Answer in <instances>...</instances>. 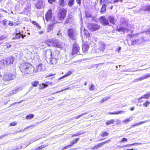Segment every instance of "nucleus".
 <instances>
[{"label": "nucleus", "instance_id": "21", "mask_svg": "<svg viewBox=\"0 0 150 150\" xmlns=\"http://www.w3.org/2000/svg\"><path fill=\"white\" fill-rule=\"evenodd\" d=\"M18 92V89H15L10 91L9 95L10 96H12L14 94H16Z\"/></svg>", "mask_w": 150, "mask_h": 150}, {"label": "nucleus", "instance_id": "37", "mask_svg": "<svg viewBox=\"0 0 150 150\" xmlns=\"http://www.w3.org/2000/svg\"><path fill=\"white\" fill-rule=\"evenodd\" d=\"M87 114V112H85L83 113L82 114H81L75 117H74L73 118H75L76 119H78V118L80 117L85 115Z\"/></svg>", "mask_w": 150, "mask_h": 150}, {"label": "nucleus", "instance_id": "33", "mask_svg": "<svg viewBox=\"0 0 150 150\" xmlns=\"http://www.w3.org/2000/svg\"><path fill=\"white\" fill-rule=\"evenodd\" d=\"M59 5L63 7L64 5V0H59L58 2Z\"/></svg>", "mask_w": 150, "mask_h": 150}, {"label": "nucleus", "instance_id": "24", "mask_svg": "<svg viewBox=\"0 0 150 150\" xmlns=\"http://www.w3.org/2000/svg\"><path fill=\"white\" fill-rule=\"evenodd\" d=\"M74 3V0H70L68 2V5L70 7H72Z\"/></svg>", "mask_w": 150, "mask_h": 150}, {"label": "nucleus", "instance_id": "35", "mask_svg": "<svg viewBox=\"0 0 150 150\" xmlns=\"http://www.w3.org/2000/svg\"><path fill=\"white\" fill-rule=\"evenodd\" d=\"M100 135L102 137L106 136L108 135V133L107 132H103L100 133Z\"/></svg>", "mask_w": 150, "mask_h": 150}, {"label": "nucleus", "instance_id": "28", "mask_svg": "<svg viewBox=\"0 0 150 150\" xmlns=\"http://www.w3.org/2000/svg\"><path fill=\"white\" fill-rule=\"evenodd\" d=\"M110 96H108V97H105L103 99H102L100 101V103H102L110 99Z\"/></svg>", "mask_w": 150, "mask_h": 150}, {"label": "nucleus", "instance_id": "9", "mask_svg": "<svg viewBox=\"0 0 150 150\" xmlns=\"http://www.w3.org/2000/svg\"><path fill=\"white\" fill-rule=\"evenodd\" d=\"M51 45L54 47L59 48H61L62 47V43L57 40H56L53 41L51 43Z\"/></svg>", "mask_w": 150, "mask_h": 150}, {"label": "nucleus", "instance_id": "10", "mask_svg": "<svg viewBox=\"0 0 150 150\" xmlns=\"http://www.w3.org/2000/svg\"><path fill=\"white\" fill-rule=\"evenodd\" d=\"M108 141H110V140L109 139L103 142H101L98 144L97 145H95L94 147L91 148L92 150H96L99 148L101 147L104 144H106Z\"/></svg>", "mask_w": 150, "mask_h": 150}, {"label": "nucleus", "instance_id": "32", "mask_svg": "<svg viewBox=\"0 0 150 150\" xmlns=\"http://www.w3.org/2000/svg\"><path fill=\"white\" fill-rule=\"evenodd\" d=\"M143 10L144 11H150V5H147L145 6H144L143 8Z\"/></svg>", "mask_w": 150, "mask_h": 150}, {"label": "nucleus", "instance_id": "39", "mask_svg": "<svg viewBox=\"0 0 150 150\" xmlns=\"http://www.w3.org/2000/svg\"><path fill=\"white\" fill-rule=\"evenodd\" d=\"M11 46V45L10 44L8 43L4 46V47L5 49H6V48H10Z\"/></svg>", "mask_w": 150, "mask_h": 150}, {"label": "nucleus", "instance_id": "18", "mask_svg": "<svg viewBox=\"0 0 150 150\" xmlns=\"http://www.w3.org/2000/svg\"><path fill=\"white\" fill-rule=\"evenodd\" d=\"M150 97V95L149 94H144L142 96V97H140L139 99H138L139 101L140 102H141L142 101H140V100L142 98H146V99H148Z\"/></svg>", "mask_w": 150, "mask_h": 150}, {"label": "nucleus", "instance_id": "64", "mask_svg": "<svg viewBox=\"0 0 150 150\" xmlns=\"http://www.w3.org/2000/svg\"><path fill=\"white\" fill-rule=\"evenodd\" d=\"M68 146H64L61 150H63L64 149H67L68 148Z\"/></svg>", "mask_w": 150, "mask_h": 150}, {"label": "nucleus", "instance_id": "48", "mask_svg": "<svg viewBox=\"0 0 150 150\" xmlns=\"http://www.w3.org/2000/svg\"><path fill=\"white\" fill-rule=\"evenodd\" d=\"M86 17H91L92 16V15L89 13H86Z\"/></svg>", "mask_w": 150, "mask_h": 150}, {"label": "nucleus", "instance_id": "36", "mask_svg": "<svg viewBox=\"0 0 150 150\" xmlns=\"http://www.w3.org/2000/svg\"><path fill=\"white\" fill-rule=\"evenodd\" d=\"M84 133V132H80L76 134H74L72 136V137L78 136L81 135L82 134Z\"/></svg>", "mask_w": 150, "mask_h": 150}, {"label": "nucleus", "instance_id": "60", "mask_svg": "<svg viewBox=\"0 0 150 150\" xmlns=\"http://www.w3.org/2000/svg\"><path fill=\"white\" fill-rule=\"evenodd\" d=\"M76 2L78 4H80L81 3V0H76Z\"/></svg>", "mask_w": 150, "mask_h": 150}, {"label": "nucleus", "instance_id": "59", "mask_svg": "<svg viewBox=\"0 0 150 150\" xmlns=\"http://www.w3.org/2000/svg\"><path fill=\"white\" fill-rule=\"evenodd\" d=\"M117 124L119 125L121 123V121L120 120L117 119Z\"/></svg>", "mask_w": 150, "mask_h": 150}, {"label": "nucleus", "instance_id": "57", "mask_svg": "<svg viewBox=\"0 0 150 150\" xmlns=\"http://www.w3.org/2000/svg\"><path fill=\"white\" fill-rule=\"evenodd\" d=\"M35 140H33V141L32 140L30 142H29V143L28 144L27 146H26L24 148L26 147H27L28 145L30 144H31L33 142L35 141Z\"/></svg>", "mask_w": 150, "mask_h": 150}, {"label": "nucleus", "instance_id": "23", "mask_svg": "<svg viewBox=\"0 0 150 150\" xmlns=\"http://www.w3.org/2000/svg\"><path fill=\"white\" fill-rule=\"evenodd\" d=\"M108 19L109 21L111 23H112L113 24H115V19L114 17L111 16H110L108 18Z\"/></svg>", "mask_w": 150, "mask_h": 150}, {"label": "nucleus", "instance_id": "6", "mask_svg": "<svg viewBox=\"0 0 150 150\" xmlns=\"http://www.w3.org/2000/svg\"><path fill=\"white\" fill-rule=\"evenodd\" d=\"M15 59L14 57L13 56H10L6 59L4 64L7 66L13 64Z\"/></svg>", "mask_w": 150, "mask_h": 150}, {"label": "nucleus", "instance_id": "45", "mask_svg": "<svg viewBox=\"0 0 150 150\" xmlns=\"http://www.w3.org/2000/svg\"><path fill=\"white\" fill-rule=\"evenodd\" d=\"M23 35L21 34L20 33V34H17L16 35V38H19L21 37L23 38Z\"/></svg>", "mask_w": 150, "mask_h": 150}, {"label": "nucleus", "instance_id": "46", "mask_svg": "<svg viewBox=\"0 0 150 150\" xmlns=\"http://www.w3.org/2000/svg\"><path fill=\"white\" fill-rule=\"evenodd\" d=\"M150 103V102H149L148 101H146V102L144 103L143 104V105L145 106V107H147V105H149V104Z\"/></svg>", "mask_w": 150, "mask_h": 150}, {"label": "nucleus", "instance_id": "51", "mask_svg": "<svg viewBox=\"0 0 150 150\" xmlns=\"http://www.w3.org/2000/svg\"><path fill=\"white\" fill-rule=\"evenodd\" d=\"M56 1L55 0H48V2L50 4H52L53 2Z\"/></svg>", "mask_w": 150, "mask_h": 150}, {"label": "nucleus", "instance_id": "30", "mask_svg": "<svg viewBox=\"0 0 150 150\" xmlns=\"http://www.w3.org/2000/svg\"><path fill=\"white\" fill-rule=\"evenodd\" d=\"M47 146L48 144H47L41 145L40 146L38 147L37 149H36V150H41L42 148L47 147Z\"/></svg>", "mask_w": 150, "mask_h": 150}, {"label": "nucleus", "instance_id": "11", "mask_svg": "<svg viewBox=\"0 0 150 150\" xmlns=\"http://www.w3.org/2000/svg\"><path fill=\"white\" fill-rule=\"evenodd\" d=\"M52 17V12L51 9H50L47 13L45 15V18L46 20L47 21H50Z\"/></svg>", "mask_w": 150, "mask_h": 150}, {"label": "nucleus", "instance_id": "25", "mask_svg": "<svg viewBox=\"0 0 150 150\" xmlns=\"http://www.w3.org/2000/svg\"><path fill=\"white\" fill-rule=\"evenodd\" d=\"M34 115L32 114H30L29 115H27L25 117L27 119H31L33 118Z\"/></svg>", "mask_w": 150, "mask_h": 150}, {"label": "nucleus", "instance_id": "58", "mask_svg": "<svg viewBox=\"0 0 150 150\" xmlns=\"http://www.w3.org/2000/svg\"><path fill=\"white\" fill-rule=\"evenodd\" d=\"M86 32H87V31H85V33L86 35V37L87 38L88 37L90 36V34L88 33L87 34Z\"/></svg>", "mask_w": 150, "mask_h": 150}, {"label": "nucleus", "instance_id": "40", "mask_svg": "<svg viewBox=\"0 0 150 150\" xmlns=\"http://www.w3.org/2000/svg\"><path fill=\"white\" fill-rule=\"evenodd\" d=\"M8 21L5 19L3 21V25L4 26H6L8 23Z\"/></svg>", "mask_w": 150, "mask_h": 150}, {"label": "nucleus", "instance_id": "54", "mask_svg": "<svg viewBox=\"0 0 150 150\" xmlns=\"http://www.w3.org/2000/svg\"><path fill=\"white\" fill-rule=\"evenodd\" d=\"M8 134H5L3 135H2L0 136V139L6 136H7Z\"/></svg>", "mask_w": 150, "mask_h": 150}, {"label": "nucleus", "instance_id": "27", "mask_svg": "<svg viewBox=\"0 0 150 150\" xmlns=\"http://www.w3.org/2000/svg\"><path fill=\"white\" fill-rule=\"evenodd\" d=\"M34 25H36V26L39 29H40L41 27L39 25V24L37 23L35 21H30Z\"/></svg>", "mask_w": 150, "mask_h": 150}, {"label": "nucleus", "instance_id": "53", "mask_svg": "<svg viewBox=\"0 0 150 150\" xmlns=\"http://www.w3.org/2000/svg\"><path fill=\"white\" fill-rule=\"evenodd\" d=\"M17 124V123L16 122H13L11 123L10 125L11 126H15Z\"/></svg>", "mask_w": 150, "mask_h": 150}, {"label": "nucleus", "instance_id": "31", "mask_svg": "<svg viewBox=\"0 0 150 150\" xmlns=\"http://www.w3.org/2000/svg\"><path fill=\"white\" fill-rule=\"evenodd\" d=\"M106 5L104 4H103L102 5V7L101 8L100 12L101 13H103L106 10Z\"/></svg>", "mask_w": 150, "mask_h": 150}, {"label": "nucleus", "instance_id": "62", "mask_svg": "<svg viewBox=\"0 0 150 150\" xmlns=\"http://www.w3.org/2000/svg\"><path fill=\"white\" fill-rule=\"evenodd\" d=\"M137 35V34H134V35H132V34H131V35H129L131 37H133L134 36H135V35Z\"/></svg>", "mask_w": 150, "mask_h": 150}, {"label": "nucleus", "instance_id": "12", "mask_svg": "<svg viewBox=\"0 0 150 150\" xmlns=\"http://www.w3.org/2000/svg\"><path fill=\"white\" fill-rule=\"evenodd\" d=\"M149 77H150V75L147 74L144 75L140 78L135 79H134V81L137 82L139 81H141Z\"/></svg>", "mask_w": 150, "mask_h": 150}, {"label": "nucleus", "instance_id": "50", "mask_svg": "<svg viewBox=\"0 0 150 150\" xmlns=\"http://www.w3.org/2000/svg\"><path fill=\"white\" fill-rule=\"evenodd\" d=\"M6 38V36L5 35H2L0 37V39L1 40H3L5 39Z\"/></svg>", "mask_w": 150, "mask_h": 150}, {"label": "nucleus", "instance_id": "19", "mask_svg": "<svg viewBox=\"0 0 150 150\" xmlns=\"http://www.w3.org/2000/svg\"><path fill=\"white\" fill-rule=\"evenodd\" d=\"M89 48V45L87 43H85L83 45V51H86L88 50Z\"/></svg>", "mask_w": 150, "mask_h": 150}, {"label": "nucleus", "instance_id": "17", "mask_svg": "<svg viewBox=\"0 0 150 150\" xmlns=\"http://www.w3.org/2000/svg\"><path fill=\"white\" fill-rule=\"evenodd\" d=\"M43 67V65L42 64H40L39 65L36 66V70L35 71V72H38L41 71H43L42 67Z\"/></svg>", "mask_w": 150, "mask_h": 150}, {"label": "nucleus", "instance_id": "14", "mask_svg": "<svg viewBox=\"0 0 150 150\" xmlns=\"http://www.w3.org/2000/svg\"><path fill=\"white\" fill-rule=\"evenodd\" d=\"M105 45L103 42H100L99 45V47L98 48V50L101 52H103L105 49Z\"/></svg>", "mask_w": 150, "mask_h": 150}, {"label": "nucleus", "instance_id": "55", "mask_svg": "<svg viewBox=\"0 0 150 150\" xmlns=\"http://www.w3.org/2000/svg\"><path fill=\"white\" fill-rule=\"evenodd\" d=\"M51 29V27L50 26H49L47 28V32H50Z\"/></svg>", "mask_w": 150, "mask_h": 150}, {"label": "nucleus", "instance_id": "5", "mask_svg": "<svg viewBox=\"0 0 150 150\" xmlns=\"http://www.w3.org/2000/svg\"><path fill=\"white\" fill-rule=\"evenodd\" d=\"M88 27L89 30L92 31H96L100 28V25L91 23H88Z\"/></svg>", "mask_w": 150, "mask_h": 150}, {"label": "nucleus", "instance_id": "56", "mask_svg": "<svg viewBox=\"0 0 150 150\" xmlns=\"http://www.w3.org/2000/svg\"><path fill=\"white\" fill-rule=\"evenodd\" d=\"M125 31V30L124 28H121L118 29V31L119 32H120L121 31Z\"/></svg>", "mask_w": 150, "mask_h": 150}, {"label": "nucleus", "instance_id": "16", "mask_svg": "<svg viewBox=\"0 0 150 150\" xmlns=\"http://www.w3.org/2000/svg\"><path fill=\"white\" fill-rule=\"evenodd\" d=\"M149 121V120H146L134 124V125H132L130 127V128L134 127L135 126L140 125L143 124Z\"/></svg>", "mask_w": 150, "mask_h": 150}, {"label": "nucleus", "instance_id": "34", "mask_svg": "<svg viewBox=\"0 0 150 150\" xmlns=\"http://www.w3.org/2000/svg\"><path fill=\"white\" fill-rule=\"evenodd\" d=\"M71 74V71H68V72L67 73L65 74L63 77H62L61 78H60L59 79H61L63 78L64 77H66L67 76H68L70 75Z\"/></svg>", "mask_w": 150, "mask_h": 150}, {"label": "nucleus", "instance_id": "20", "mask_svg": "<svg viewBox=\"0 0 150 150\" xmlns=\"http://www.w3.org/2000/svg\"><path fill=\"white\" fill-rule=\"evenodd\" d=\"M132 117H130L128 119H126L123 120L122 122L125 124H127L131 120H132Z\"/></svg>", "mask_w": 150, "mask_h": 150}, {"label": "nucleus", "instance_id": "49", "mask_svg": "<svg viewBox=\"0 0 150 150\" xmlns=\"http://www.w3.org/2000/svg\"><path fill=\"white\" fill-rule=\"evenodd\" d=\"M23 147H22V146H18L16 148V149H14V150H19L23 148Z\"/></svg>", "mask_w": 150, "mask_h": 150}, {"label": "nucleus", "instance_id": "63", "mask_svg": "<svg viewBox=\"0 0 150 150\" xmlns=\"http://www.w3.org/2000/svg\"><path fill=\"white\" fill-rule=\"evenodd\" d=\"M46 84H47V85H52V83H51V82H46Z\"/></svg>", "mask_w": 150, "mask_h": 150}, {"label": "nucleus", "instance_id": "4", "mask_svg": "<svg viewBox=\"0 0 150 150\" xmlns=\"http://www.w3.org/2000/svg\"><path fill=\"white\" fill-rule=\"evenodd\" d=\"M16 76V71L14 70L12 73L11 72L5 73L3 79L5 81H8L15 79Z\"/></svg>", "mask_w": 150, "mask_h": 150}, {"label": "nucleus", "instance_id": "15", "mask_svg": "<svg viewBox=\"0 0 150 150\" xmlns=\"http://www.w3.org/2000/svg\"><path fill=\"white\" fill-rule=\"evenodd\" d=\"M44 3L43 1H39L36 5V7L38 9H40L44 7Z\"/></svg>", "mask_w": 150, "mask_h": 150}, {"label": "nucleus", "instance_id": "3", "mask_svg": "<svg viewBox=\"0 0 150 150\" xmlns=\"http://www.w3.org/2000/svg\"><path fill=\"white\" fill-rule=\"evenodd\" d=\"M51 59L50 62L52 64H55L59 58V52L58 51H55L52 53L50 52Z\"/></svg>", "mask_w": 150, "mask_h": 150}, {"label": "nucleus", "instance_id": "61", "mask_svg": "<svg viewBox=\"0 0 150 150\" xmlns=\"http://www.w3.org/2000/svg\"><path fill=\"white\" fill-rule=\"evenodd\" d=\"M35 127V125H30L29 126H28V127H27L26 128V129H27V128H30L31 127Z\"/></svg>", "mask_w": 150, "mask_h": 150}, {"label": "nucleus", "instance_id": "43", "mask_svg": "<svg viewBox=\"0 0 150 150\" xmlns=\"http://www.w3.org/2000/svg\"><path fill=\"white\" fill-rule=\"evenodd\" d=\"M8 24L9 25L11 26H13L14 25L15 23H12L10 21H8Z\"/></svg>", "mask_w": 150, "mask_h": 150}, {"label": "nucleus", "instance_id": "52", "mask_svg": "<svg viewBox=\"0 0 150 150\" xmlns=\"http://www.w3.org/2000/svg\"><path fill=\"white\" fill-rule=\"evenodd\" d=\"M70 89L69 87H68V88H65V89H64L63 90H61V91H59L56 92L55 93H54V94L55 93H59V92H62V91H64V90H68V89Z\"/></svg>", "mask_w": 150, "mask_h": 150}, {"label": "nucleus", "instance_id": "29", "mask_svg": "<svg viewBox=\"0 0 150 150\" xmlns=\"http://www.w3.org/2000/svg\"><path fill=\"white\" fill-rule=\"evenodd\" d=\"M47 86V84L46 83H45V84L43 83L42 85H40L39 86V88L40 89H42L45 88Z\"/></svg>", "mask_w": 150, "mask_h": 150}, {"label": "nucleus", "instance_id": "2", "mask_svg": "<svg viewBox=\"0 0 150 150\" xmlns=\"http://www.w3.org/2000/svg\"><path fill=\"white\" fill-rule=\"evenodd\" d=\"M67 11L66 9H63L58 13L57 16L54 17L53 20L56 23H60L62 20L64 19L66 16Z\"/></svg>", "mask_w": 150, "mask_h": 150}, {"label": "nucleus", "instance_id": "1", "mask_svg": "<svg viewBox=\"0 0 150 150\" xmlns=\"http://www.w3.org/2000/svg\"><path fill=\"white\" fill-rule=\"evenodd\" d=\"M20 69L24 75L32 74L34 71V68L30 64L28 63H23L20 67Z\"/></svg>", "mask_w": 150, "mask_h": 150}, {"label": "nucleus", "instance_id": "42", "mask_svg": "<svg viewBox=\"0 0 150 150\" xmlns=\"http://www.w3.org/2000/svg\"><path fill=\"white\" fill-rule=\"evenodd\" d=\"M94 87L95 86L93 85H91L89 88V90L91 91H93L94 89Z\"/></svg>", "mask_w": 150, "mask_h": 150}, {"label": "nucleus", "instance_id": "38", "mask_svg": "<svg viewBox=\"0 0 150 150\" xmlns=\"http://www.w3.org/2000/svg\"><path fill=\"white\" fill-rule=\"evenodd\" d=\"M32 85L35 87L37 86L39 84V83L38 81H34L32 83Z\"/></svg>", "mask_w": 150, "mask_h": 150}, {"label": "nucleus", "instance_id": "13", "mask_svg": "<svg viewBox=\"0 0 150 150\" xmlns=\"http://www.w3.org/2000/svg\"><path fill=\"white\" fill-rule=\"evenodd\" d=\"M100 22L103 25H108L109 24L108 20L105 18L104 16H102L100 19Z\"/></svg>", "mask_w": 150, "mask_h": 150}, {"label": "nucleus", "instance_id": "44", "mask_svg": "<svg viewBox=\"0 0 150 150\" xmlns=\"http://www.w3.org/2000/svg\"><path fill=\"white\" fill-rule=\"evenodd\" d=\"M79 138H77L73 140L72 142V144H73L76 143L79 141Z\"/></svg>", "mask_w": 150, "mask_h": 150}, {"label": "nucleus", "instance_id": "41", "mask_svg": "<svg viewBox=\"0 0 150 150\" xmlns=\"http://www.w3.org/2000/svg\"><path fill=\"white\" fill-rule=\"evenodd\" d=\"M132 43L133 44H139L140 43V42L139 41V40H134L132 42Z\"/></svg>", "mask_w": 150, "mask_h": 150}, {"label": "nucleus", "instance_id": "8", "mask_svg": "<svg viewBox=\"0 0 150 150\" xmlns=\"http://www.w3.org/2000/svg\"><path fill=\"white\" fill-rule=\"evenodd\" d=\"M67 32L70 38L75 40L74 36L76 35L75 30L73 29H69L68 30Z\"/></svg>", "mask_w": 150, "mask_h": 150}, {"label": "nucleus", "instance_id": "47", "mask_svg": "<svg viewBox=\"0 0 150 150\" xmlns=\"http://www.w3.org/2000/svg\"><path fill=\"white\" fill-rule=\"evenodd\" d=\"M127 139L125 138H123L121 140L120 142H127Z\"/></svg>", "mask_w": 150, "mask_h": 150}, {"label": "nucleus", "instance_id": "7", "mask_svg": "<svg viewBox=\"0 0 150 150\" xmlns=\"http://www.w3.org/2000/svg\"><path fill=\"white\" fill-rule=\"evenodd\" d=\"M79 51V47L78 44L76 43L74 44L72 52L71 53L72 55H74L77 54Z\"/></svg>", "mask_w": 150, "mask_h": 150}, {"label": "nucleus", "instance_id": "22", "mask_svg": "<svg viewBox=\"0 0 150 150\" xmlns=\"http://www.w3.org/2000/svg\"><path fill=\"white\" fill-rule=\"evenodd\" d=\"M125 111H117L115 112H110L109 113V114L110 115H114V114H121L122 113H125Z\"/></svg>", "mask_w": 150, "mask_h": 150}, {"label": "nucleus", "instance_id": "26", "mask_svg": "<svg viewBox=\"0 0 150 150\" xmlns=\"http://www.w3.org/2000/svg\"><path fill=\"white\" fill-rule=\"evenodd\" d=\"M115 121L114 119H111L107 121L106 123V124L107 125H109L113 124Z\"/></svg>", "mask_w": 150, "mask_h": 150}]
</instances>
